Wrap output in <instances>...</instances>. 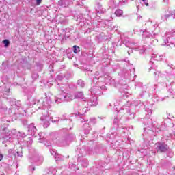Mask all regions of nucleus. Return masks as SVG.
Segmentation results:
<instances>
[{
    "label": "nucleus",
    "mask_w": 175,
    "mask_h": 175,
    "mask_svg": "<svg viewBox=\"0 0 175 175\" xmlns=\"http://www.w3.org/2000/svg\"><path fill=\"white\" fill-rule=\"evenodd\" d=\"M33 105H38V109H42L44 110L42 113H47L40 118L41 121L43 122L44 128H49L50 126V114L49 113V109H51V100L49 96L45 94V97L44 98H34L33 100Z\"/></svg>",
    "instance_id": "1"
},
{
    "label": "nucleus",
    "mask_w": 175,
    "mask_h": 175,
    "mask_svg": "<svg viewBox=\"0 0 175 175\" xmlns=\"http://www.w3.org/2000/svg\"><path fill=\"white\" fill-rule=\"evenodd\" d=\"M96 124V118H91L90 121H86V122L83 125V132L85 135H88L91 131H92V127L91 125H95Z\"/></svg>",
    "instance_id": "2"
},
{
    "label": "nucleus",
    "mask_w": 175,
    "mask_h": 175,
    "mask_svg": "<svg viewBox=\"0 0 175 175\" xmlns=\"http://www.w3.org/2000/svg\"><path fill=\"white\" fill-rule=\"evenodd\" d=\"M75 139V135H66L65 137L60 139V143H62V146H66L71 143L72 140Z\"/></svg>",
    "instance_id": "3"
},
{
    "label": "nucleus",
    "mask_w": 175,
    "mask_h": 175,
    "mask_svg": "<svg viewBox=\"0 0 175 175\" xmlns=\"http://www.w3.org/2000/svg\"><path fill=\"white\" fill-rule=\"evenodd\" d=\"M155 146L157 152H166V151L168 150L167 144L165 143L155 144Z\"/></svg>",
    "instance_id": "4"
},
{
    "label": "nucleus",
    "mask_w": 175,
    "mask_h": 175,
    "mask_svg": "<svg viewBox=\"0 0 175 175\" xmlns=\"http://www.w3.org/2000/svg\"><path fill=\"white\" fill-rule=\"evenodd\" d=\"M83 105L86 107V109H88L90 106H96L98 105V98L93 97L90 99V100L87 103V101L83 100Z\"/></svg>",
    "instance_id": "5"
},
{
    "label": "nucleus",
    "mask_w": 175,
    "mask_h": 175,
    "mask_svg": "<svg viewBox=\"0 0 175 175\" xmlns=\"http://www.w3.org/2000/svg\"><path fill=\"white\" fill-rule=\"evenodd\" d=\"M75 0H60L58 1V5L61 8H68L70 5H73Z\"/></svg>",
    "instance_id": "6"
},
{
    "label": "nucleus",
    "mask_w": 175,
    "mask_h": 175,
    "mask_svg": "<svg viewBox=\"0 0 175 175\" xmlns=\"http://www.w3.org/2000/svg\"><path fill=\"white\" fill-rule=\"evenodd\" d=\"M28 132H31L30 134L31 136H34L36 137V132H38V129L35 126V124L33 123L31 124V125L28 127Z\"/></svg>",
    "instance_id": "7"
},
{
    "label": "nucleus",
    "mask_w": 175,
    "mask_h": 175,
    "mask_svg": "<svg viewBox=\"0 0 175 175\" xmlns=\"http://www.w3.org/2000/svg\"><path fill=\"white\" fill-rule=\"evenodd\" d=\"M12 157H23L22 154H20L19 152H16L13 149H9L8 152V157L12 158Z\"/></svg>",
    "instance_id": "8"
},
{
    "label": "nucleus",
    "mask_w": 175,
    "mask_h": 175,
    "mask_svg": "<svg viewBox=\"0 0 175 175\" xmlns=\"http://www.w3.org/2000/svg\"><path fill=\"white\" fill-rule=\"evenodd\" d=\"M96 12L98 13V14H103V13L106 12V10L102 7V4H100V3H97Z\"/></svg>",
    "instance_id": "9"
},
{
    "label": "nucleus",
    "mask_w": 175,
    "mask_h": 175,
    "mask_svg": "<svg viewBox=\"0 0 175 175\" xmlns=\"http://www.w3.org/2000/svg\"><path fill=\"white\" fill-rule=\"evenodd\" d=\"M12 132H10L8 129H5L3 132L2 139H5V140H9L12 137Z\"/></svg>",
    "instance_id": "10"
},
{
    "label": "nucleus",
    "mask_w": 175,
    "mask_h": 175,
    "mask_svg": "<svg viewBox=\"0 0 175 175\" xmlns=\"http://www.w3.org/2000/svg\"><path fill=\"white\" fill-rule=\"evenodd\" d=\"M63 98L66 102H70L71 100H73V99H75V96H73V94H67L66 95H64L63 96Z\"/></svg>",
    "instance_id": "11"
},
{
    "label": "nucleus",
    "mask_w": 175,
    "mask_h": 175,
    "mask_svg": "<svg viewBox=\"0 0 175 175\" xmlns=\"http://www.w3.org/2000/svg\"><path fill=\"white\" fill-rule=\"evenodd\" d=\"M11 105L12 107H20L21 106V103L20 101H17V100L12 98V100L10 101Z\"/></svg>",
    "instance_id": "12"
},
{
    "label": "nucleus",
    "mask_w": 175,
    "mask_h": 175,
    "mask_svg": "<svg viewBox=\"0 0 175 175\" xmlns=\"http://www.w3.org/2000/svg\"><path fill=\"white\" fill-rule=\"evenodd\" d=\"M75 99H83L84 98V93L82 92H77L75 94Z\"/></svg>",
    "instance_id": "13"
},
{
    "label": "nucleus",
    "mask_w": 175,
    "mask_h": 175,
    "mask_svg": "<svg viewBox=\"0 0 175 175\" xmlns=\"http://www.w3.org/2000/svg\"><path fill=\"white\" fill-rule=\"evenodd\" d=\"M79 23H81V25L83 23L84 25H90V21L87 20L86 18L81 19Z\"/></svg>",
    "instance_id": "14"
},
{
    "label": "nucleus",
    "mask_w": 175,
    "mask_h": 175,
    "mask_svg": "<svg viewBox=\"0 0 175 175\" xmlns=\"http://www.w3.org/2000/svg\"><path fill=\"white\" fill-rule=\"evenodd\" d=\"M123 13H124V12L120 9H118L115 12V14H116V16H117V17H121V16H122Z\"/></svg>",
    "instance_id": "15"
},
{
    "label": "nucleus",
    "mask_w": 175,
    "mask_h": 175,
    "mask_svg": "<svg viewBox=\"0 0 175 175\" xmlns=\"http://www.w3.org/2000/svg\"><path fill=\"white\" fill-rule=\"evenodd\" d=\"M77 85L79 87H81V88H84V87L85 85V83H84V81H83L81 79H79V80L77 81Z\"/></svg>",
    "instance_id": "16"
},
{
    "label": "nucleus",
    "mask_w": 175,
    "mask_h": 175,
    "mask_svg": "<svg viewBox=\"0 0 175 175\" xmlns=\"http://www.w3.org/2000/svg\"><path fill=\"white\" fill-rule=\"evenodd\" d=\"M55 159L57 162H58V161H62V159H64V157L59 154H57L55 156Z\"/></svg>",
    "instance_id": "17"
},
{
    "label": "nucleus",
    "mask_w": 175,
    "mask_h": 175,
    "mask_svg": "<svg viewBox=\"0 0 175 175\" xmlns=\"http://www.w3.org/2000/svg\"><path fill=\"white\" fill-rule=\"evenodd\" d=\"M92 94H99V88L98 86H94L92 89Z\"/></svg>",
    "instance_id": "18"
},
{
    "label": "nucleus",
    "mask_w": 175,
    "mask_h": 175,
    "mask_svg": "<svg viewBox=\"0 0 175 175\" xmlns=\"http://www.w3.org/2000/svg\"><path fill=\"white\" fill-rule=\"evenodd\" d=\"M54 100H55V103H57V105H58V104L61 103L62 102H64V100H64V98H62L55 97Z\"/></svg>",
    "instance_id": "19"
},
{
    "label": "nucleus",
    "mask_w": 175,
    "mask_h": 175,
    "mask_svg": "<svg viewBox=\"0 0 175 175\" xmlns=\"http://www.w3.org/2000/svg\"><path fill=\"white\" fill-rule=\"evenodd\" d=\"M73 51L75 54H77V53H80V47L75 45L73 46Z\"/></svg>",
    "instance_id": "20"
},
{
    "label": "nucleus",
    "mask_w": 175,
    "mask_h": 175,
    "mask_svg": "<svg viewBox=\"0 0 175 175\" xmlns=\"http://www.w3.org/2000/svg\"><path fill=\"white\" fill-rule=\"evenodd\" d=\"M3 43L5 46V47H9V44H10V42L9 41V40H4L3 41Z\"/></svg>",
    "instance_id": "21"
},
{
    "label": "nucleus",
    "mask_w": 175,
    "mask_h": 175,
    "mask_svg": "<svg viewBox=\"0 0 175 175\" xmlns=\"http://www.w3.org/2000/svg\"><path fill=\"white\" fill-rule=\"evenodd\" d=\"M169 17H170V14H165V15L161 16V20H162V21H166V20H167V18H169Z\"/></svg>",
    "instance_id": "22"
},
{
    "label": "nucleus",
    "mask_w": 175,
    "mask_h": 175,
    "mask_svg": "<svg viewBox=\"0 0 175 175\" xmlns=\"http://www.w3.org/2000/svg\"><path fill=\"white\" fill-rule=\"evenodd\" d=\"M155 58H157V55L152 54V56H151V59L150 60V64H154V62H152V59H154Z\"/></svg>",
    "instance_id": "23"
},
{
    "label": "nucleus",
    "mask_w": 175,
    "mask_h": 175,
    "mask_svg": "<svg viewBox=\"0 0 175 175\" xmlns=\"http://www.w3.org/2000/svg\"><path fill=\"white\" fill-rule=\"evenodd\" d=\"M142 36H143V38H147L148 36V35H150V33H148V32H147V31H144L143 32H142Z\"/></svg>",
    "instance_id": "24"
},
{
    "label": "nucleus",
    "mask_w": 175,
    "mask_h": 175,
    "mask_svg": "<svg viewBox=\"0 0 175 175\" xmlns=\"http://www.w3.org/2000/svg\"><path fill=\"white\" fill-rule=\"evenodd\" d=\"M144 51H146V48L144 46H142L141 49H139L140 54H144Z\"/></svg>",
    "instance_id": "25"
},
{
    "label": "nucleus",
    "mask_w": 175,
    "mask_h": 175,
    "mask_svg": "<svg viewBox=\"0 0 175 175\" xmlns=\"http://www.w3.org/2000/svg\"><path fill=\"white\" fill-rule=\"evenodd\" d=\"M33 143L32 138L29 137V140L27 141V146H31Z\"/></svg>",
    "instance_id": "26"
},
{
    "label": "nucleus",
    "mask_w": 175,
    "mask_h": 175,
    "mask_svg": "<svg viewBox=\"0 0 175 175\" xmlns=\"http://www.w3.org/2000/svg\"><path fill=\"white\" fill-rule=\"evenodd\" d=\"M51 154L53 157H55L58 153H57V152H55V150H51Z\"/></svg>",
    "instance_id": "27"
},
{
    "label": "nucleus",
    "mask_w": 175,
    "mask_h": 175,
    "mask_svg": "<svg viewBox=\"0 0 175 175\" xmlns=\"http://www.w3.org/2000/svg\"><path fill=\"white\" fill-rule=\"evenodd\" d=\"M152 114V110L148 109V110L147 111L146 116H151Z\"/></svg>",
    "instance_id": "28"
},
{
    "label": "nucleus",
    "mask_w": 175,
    "mask_h": 175,
    "mask_svg": "<svg viewBox=\"0 0 175 175\" xmlns=\"http://www.w3.org/2000/svg\"><path fill=\"white\" fill-rule=\"evenodd\" d=\"M19 133H21V137H25L27 136V134H25V133L19 132Z\"/></svg>",
    "instance_id": "29"
},
{
    "label": "nucleus",
    "mask_w": 175,
    "mask_h": 175,
    "mask_svg": "<svg viewBox=\"0 0 175 175\" xmlns=\"http://www.w3.org/2000/svg\"><path fill=\"white\" fill-rule=\"evenodd\" d=\"M149 69H150V70H152V72L154 75V76H157V71L155 70L152 69V68H150Z\"/></svg>",
    "instance_id": "30"
},
{
    "label": "nucleus",
    "mask_w": 175,
    "mask_h": 175,
    "mask_svg": "<svg viewBox=\"0 0 175 175\" xmlns=\"http://www.w3.org/2000/svg\"><path fill=\"white\" fill-rule=\"evenodd\" d=\"M170 46L171 49H173V47H175V43L174 42H170Z\"/></svg>",
    "instance_id": "31"
},
{
    "label": "nucleus",
    "mask_w": 175,
    "mask_h": 175,
    "mask_svg": "<svg viewBox=\"0 0 175 175\" xmlns=\"http://www.w3.org/2000/svg\"><path fill=\"white\" fill-rule=\"evenodd\" d=\"M146 6H148V0H142Z\"/></svg>",
    "instance_id": "32"
},
{
    "label": "nucleus",
    "mask_w": 175,
    "mask_h": 175,
    "mask_svg": "<svg viewBox=\"0 0 175 175\" xmlns=\"http://www.w3.org/2000/svg\"><path fill=\"white\" fill-rule=\"evenodd\" d=\"M31 77H33V79H38V74H33Z\"/></svg>",
    "instance_id": "33"
},
{
    "label": "nucleus",
    "mask_w": 175,
    "mask_h": 175,
    "mask_svg": "<svg viewBox=\"0 0 175 175\" xmlns=\"http://www.w3.org/2000/svg\"><path fill=\"white\" fill-rule=\"evenodd\" d=\"M79 121L81 122H85V120L83 118H79Z\"/></svg>",
    "instance_id": "34"
},
{
    "label": "nucleus",
    "mask_w": 175,
    "mask_h": 175,
    "mask_svg": "<svg viewBox=\"0 0 175 175\" xmlns=\"http://www.w3.org/2000/svg\"><path fill=\"white\" fill-rule=\"evenodd\" d=\"M42 3V0H36V4L40 5Z\"/></svg>",
    "instance_id": "35"
},
{
    "label": "nucleus",
    "mask_w": 175,
    "mask_h": 175,
    "mask_svg": "<svg viewBox=\"0 0 175 175\" xmlns=\"http://www.w3.org/2000/svg\"><path fill=\"white\" fill-rule=\"evenodd\" d=\"M159 58L160 59H157V61H161L162 59V58H163V55H159Z\"/></svg>",
    "instance_id": "36"
},
{
    "label": "nucleus",
    "mask_w": 175,
    "mask_h": 175,
    "mask_svg": "<svg viewBox=\"0 0 175 175\" xmlns=\"http://www.w3.org/2000/svg\"><path fill=\"white\" fill-rule=\"evenodd\" d=\"M131 44H132V43L129 42V43H126V47H131Z\"/></svg>",
    "instance_id": "37"
},
{
    "label": "nucleus",
    "mask_w": 175,
    "mask_h": 175,
    "mask_svg": "<svg viewBox=\"0 0 175 175\" xmlns=\"http://www.w3.org/2000/svg\"><path fill=\"white\" fill-rule=\"evenodd\" d=\"M2 159H3V154H0V161H2Z\"/></svg>",
    "instance_id": "38"
},
{
    "label": "nucleus",
    "mask_w": 175,
    "mask_h": 175,
    "mask_svg": "<svg viewBox=\"0 0 175 175\" xmlns=\"http://www.w3.org/2000/svg\"><path fill=\"white\" fill-rule=\"evenodd\" d=\"M55 172H57L55 170H53L52 171L53 175L55 174Z\"/></svg>",
    "instance_id": "39"
},
{
    "label": "nucleus",
    "mask_w": 175,
    "mask_h": 175,
    "mask_svg": "<svg viewBox=\"0 0 175 175\" xmlns=\"http://www.w3.org/2000/svg\"><path fill=\"white\" fill-rule=\"evenodd\" d=\"M57 121H59V120H52V122H57Z\"/></svg>",
    "instance_id": "40"
},
{
    "label": "nucleus",
    "mask_w": 175,
    "mask_h": 175,
    "mask_svg": "<svg viewBox=\"0 0 175 175\" xmlns=\"http://www.w3.org/2000/svg\"><path fill=\"white\" fill-rule=\"evenodd\" d=\"M113 122H114L115 124H116V123H117V119H114Z\"/></svg>",
    "instance_id": "41"
},
{
    "label": "nucleus",
    "mask_w": 175,
    "mask_h": 175,
    "mask_svg": "<svg viewBox=\"0 0 175 175\" xmlns=\"http://www.w3.org/2000/svg\"><path fill=\"white\" fill-rule=\"evenodd\" d=\"M33 171H35V167H32V172H33Z\"/></svg>",
    "instance_id": "42"
},
{
    "label": "nucleus",
    "mask_w": 175,
    "mask_h": 175,
    "mask_svg": "<svg viewBox=\"0 0 175 175\" xmlns=\"http://www.w3.org/2000/svg\"><path fill=\"white\" fill-rule=\"evenodd\" d=\"M103 88H105V86L101 87V90H103Z\"/></svg>",
    "instance_id": "43"
},
{
    "label": "nucleus",
    "mask_w": 175,
    "mask_h": 175,
    "mask_svg": "<svg viewBox=\"0 0 175 175\" xmlns=\"http://www.w3.org/2000/svg\"><path fill=\"white\" fill-rule=\"evenodd\" d=\"M38 140H40V138H38Z\"/></svg>",
    "instance_id": "44"
}]
</instances>
